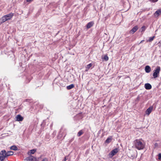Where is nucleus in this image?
Listing matches in <instances>:
<instances>
[{
    "label": "nucleus",
    "instance_id": "1",
    "mask_svg": "<svg viewBox=\"0 0 161 161\" xmlns=\"http://www.w3.org/2000/svg\"><path fill=\"white\" fill-rule=\"evenodd\" d=\"M135 146L138 150H141L144 147V144L139 140H136L135 142Z\"/></svg>",
    "mask_w": 161,
    "mask_h": 161
},
{
    "label": "nucleus",
    "instance_id": "2",
    "mask_svg": "<svg viewBox=\"0 0 161 161\" xmlns=\"http://www.w3.org/2000/svg\"><path fill=\"white\" fill-rule=\"evenodd\" d=\"M6 152L5 150L2 151L0 153V160L3 161L6 157H7Z\"/></svg>",
    "mask_w": 161,
    "mask_h": 161
},
{
    "label": "nucleus",
    "instance_id": "3",
    "mask_svg": "<svg viewBox=\"0 0 161 161\" xmlns=\"http://www.w3.org/2000/svg\"><path fill=\"white\" fill-rule=\"evenodd\" d=\"M160 70V68L159 66H157L156 69L154 71L153 76L154 78H156L158 77Z\"/></svg>",
    "mask_w": 161,
    "mask_h": 161
},
{
    "label": "nucleus",
    "instance_id": "4",
    "mask_svg": "<svg viewBox=\"0 0 161 161\" xmlns=\"http://www.w3.org/2000/svg\"><path fill=\"white\" fill-rule=\"evenodd\" d=\"M118 151L117 148H115L111 151V152L109 153V155L110 157H112Z\"/></svg>",
    "mask_w": 161,
    "mask_h": 161
},
{
    "label": "nucleus",
    "instance_id": "5",
    "mask_svg": "<svg viewBox=\"0 0 161 161\" xmlns=\"http://www.w3.org/2000/svg\"><path fill=\"white\" fill-rule=\"evenodd\" d=\"M25 161H38L36 158L32 156H30L26 158L25 159Z\"/></svg>",
    "mask_w": 161,
    "mask_h": 161
},
{
    "label": "nucleus",
    "instance_id": "6",
    "mask_svg": "<svg viewBox=\"0 0 161 161\" xmlns=\"http://www.w3.org/2000/svg\"><path fill=\"white\" fill-rule=\"evenodd\" d=\"M161 14V10L159 9L156 11L154 14V16L156 17H158Z\"/></svg>",
    "mask_w": 161,
    "mask_h": 161
},
{
    "label": "nucleus",
    "instance_id": "7",
    "mask_svg": "<svg viewBox=\"0 0 161 161\" xmlns=\"http://www.w3.org/2000/svg\"><path fill=\"white\" fill-rule=\"evenodd\" d=\"M16 121H22L23 119V117L20 115H18L16 117Z\"/></svg>",
    "mask_w": 161,
    "mask_h": 161
},
{
    "label": "nucleus",
    "instance_id": "8",
    "mask_svg": "<svg viewBox=\"0 0 161 161\" xmlns=\"http://www.w3.org/2000/svg\"><path fill=\"white\" fill-rule=\"evenodd\" d=\"M138 29V27L137 26H136L134 27L130 31V33L133 34Z\"/></svg>",
    "mask_w": 161,
    "mask_h": 161
},
{
    "label": "nucleus",
    "instance_id": "9",
    "mask_svg": "<svg viewBox=\"0 0 161 161\" xmlns=\"http://www.w3.org/2000/svg\"><path fill=\"white\" fill-rule=\"evenodd\" d=\"M145 71L146 73H149L151 71V68L148 65H147L145 67Z\"/></svg>",
    "mask_w": 161,
    "mask_h": 161
},
{
    "label": "nucleus",
    "instance_id": "10",
    "mask_svg": "<svg viewBox=\"0 0 161 161\" xmlns=\"http://www.w3.org/2000/svg\"><path fill=\"white\" fill-rule=\"evenodd\" d=\"M145 87L147 90H150L151 89L152 86L149 83H146L145 85Z\"/></svg>",
    "mask_w": 161,
    "mask_h": 161
},
{
    "label": "nucleus",
    "instance_id": "11",
    "mask_svg": "<svg viewBox=\"0 0 161 161\" xmlns=\"http://www.w3.org/2000/svg\"><path fill=\"white\" fill-rule=\"evenodd\" d=\"M7 18L8 20L10 19L13 16V14L12 13H10L9 14L5 15Z\"/></svg>",
    "mask_w": 161,
    "mask_h": 161
},
{
    "label": "nucleus",
    "instance_id": "12",
    "mask_svg": "<svg viewBox=\"0 0 161 161\" xmlns=\"http://www.w3.org/2000/svg\"><path fill=\"white\" fill-rule=\"evenodd\" d=\"M152 107H149L146 111V113L147 114L149 115L152 112Z\"/></svg>",
    "mask_w": 161,
    "mask_h": 161
},
{
    "label": "nucleus",
    "instance_id": "13",
    "mask_svg": "<svg viewBox=\"0 0 161 161\" xmlns=\"http://www.w3.org/2000/svg\"><path fill=\"white\" fill-rule=\"evenodd\" d=\"M94 24V22H91L88 23L86 27L87 29L90 28Z\"/></svg>",
    "mask_w": 161,
    "mask_h": 161
},
{
    "label": "nucleus",
    "instance_id": "14",
    "mask_svg": "<svg viewBox=\"0 0 161 161\" xmlns=\"http://www.w3.org/2000/svg\"><path fill=\"white\" fill-rule=\"evenodd\" d=\"M0 20L1 21V23H3L5 21L8 20V19H7V18L6 17V16H3L0 19Z\"/></svg>",
    "mask_w": 161,
    "mask_h": 161
},
{
    "label": "nucleus",
    "instance_id": "15",
    "mask_svg": "<svg viewBox=\"0 0 161 161\" xmlns=\"http://www.w3.org/2000/svg\"><path fill=\"white\" fill-rule=\"evenodd\" d=\"M14 152L12 151H8L6 153L7 157L9 156L10 155H12L13 154Z\"/></svg>",
    "mask_w": 161,
    "mask_h": 161
},
{
    "label": "nucleus",
    "instance_id": "16",
    "mask_svg": "<svg viewBox=\"0 0 161 161\" xmlns=\"http://www.w3.org/2000/svg\"><path fill=\"white\" fill-rule=\"evenodd\" d=\"M74 87V86L73 84H72L70 85L69 86H67V88L68 90L72 88H73Z\"/></svg>",
    "mask_w": 161,
    "mask_h": 161
},
{
    "label": "nucleus",
    "instance_id": "17",
    "mask_svg": "<svg viewBox=\"0 0 161 161\" xmlns=\"http://www.w3.org/2000/svg\"><path fill=\"white\" fill-rule=\"evenodd\" d=\"M92 66V64H89L87 65V66L86 67V71H87L88 69H90V68Z\"/></svg>",
    "mask_w": 161,
    "mask_h": 161
},
{
    "label": "nucleus",
    "instance_id": "18",
    "mask_svg": "<svg viewBox=\"0 0 161 161\" xmlns=\"http://www.w3.org/2000/svg\"><path fill=\"white\" fill-rule=\"evenodd\" d=\"M11 150H17L18 149V148L15 146H13L10 147Z\"/></svg>",
    "mask_w": 161,
    "mask_h": 161
},
{
    "label": "nucleus",
    "instance_id": "19",
    "mask_svg": "<svg viewBox=\"0 0 161 161\" xmlns=\"http://www.w3.org/2000/svg\"><path fill=\"white\" fill-rule=\"evenodd\" d=\"M36 151V150L34 149L31 150L28 152V154L29 155H30L31 154H33Z\"/></svg>",
    "mask_w": 161,
    "mask_h": 161
},
{
    "label": "nucleus",
    "instance_id": "20",
    "mask_svg": "<svg viewBox=\"0 0 161 161\" xmlns=\"http://www.w3.org/2000/svg\"><path fill=\"white\" fill-rule=\"evenodd\" d=\"M111 139L112 138L111 137H108L106 140L105 142L107 143L110 142L111 141Z\"/></svg>",
    "mask_w": 161,
    "mask_h": 161
},
{
    "label": "nucleus",
    "instance_id": "21",
    "mask_svg": "<svg viewBox=\"0 0 161 161\" xmlns=\"http://www.w3.org/2000/svg\"><path fill=\"white\" fill-rule=\"evenodd\" d=\"M146 29V27L145 26H143L142 27L141 29V32H142L144 31Z\"/></svg>",
    "mask_w": 161,
    "mask_h": 161
},
{
    "label": "nucleus",
    "instance_id": "22",
    "mask_svg": "<svg viewBox=\"0 0 161 161\" xmlns=\"http://www.w3.org/2000/svg\"><path fill=\"white\" fill-rule=\"evenodd\" d=\"M154 38V36L149 37L148 41H149V42H150L152 41L153 40Z\"/></svg>",
    "mask_w": 161,
    "mask_h": 161
},
{
    "label": "nucleus",
    "instance_id": "23",
    "mask_svg": "<svg viewBox=\"0 0 161 161\" xmlns=\"http://www.w3.org/2000/svg\"><path fill=\"white\" fill-rule=\"evenodd\" d=\"M103 59L106 61H107L108 59V57L107 56L105 55L103 58Z\"/></svg>",
    "mask_w": 161,
    "mask_h": 161
},
{
    "label": "nucleus",
    "instance_id": "24",
    "mask_svg": "<svg viewBox=\"0 0 161 161\" xmlns=\"http://www.w3.org/2000/svg\"><path fill=\"white\" fill-rule=\"evenodd\" d=\"M83 133V132L81 130L79 131L78 133V136H80Z\"/></svg>",
    "mask_w": 161,
    "mask_h": 161
},
{
    "label": "nucleus",
    "instance_id": "25",
    "mask_svg": "<svg viewBox=\"0 0 161 161\" xmlns=\"http://www.w3.org/2000/svg\"><path fill=\"white\" fill-rule=\"evenodd\" d=\"M158 159L159 160H161V153H159L158 155Z\"/></svg>",
    "mask_w": 161,
    "mask_h": 161
},
{
    "label": "nucleus",
    "instance_id": "26",
    "mask_svg": "<svg viewBox=\"0 0 161 161\" xmlns=\"http://www.w3.org/2000/svg\"><path fill=\"white\" fill-rule=\"evenodd\" d=\"M42 161H48V160L47 158H45L43 159Z\"/></svg>",
    "mask_w": 161,
    "mask_h": 161
},
{
    "label": "nucleus",
    "instance_id": "27",
    "mask_svg": "<svg viewBox=\"0 0 161 161\" xmlns=\"http://www.w3.org/2000/svg\"><path fill=\"white\" fill-rule=\"evenodd\" d=\"M150 1L153 2H157L158 1V0H150Z\"/></svg>",
    "mask_w": 161,
    "mask_h": 161
},
{
    "label": "nucleus",
    "instance_id": "28",
    "mask_svg": "<svg viewBox=\"0 0 161 161\" xmlns=\"http://www.w3.org/2000/svg\"><path fill=\"white\" fill-rule=\"evenodd\" d=\"M33 0H26V1L30 3Z\"/></svg>",
    "mask_w": 161,
    "mask_h": 161
},
{
    "label": "nucleus",
    "instance_id": "29",
    "mask_svg": "<svg viewBox=\"0 0 161 161\" xmlns=\"http://www.w3.org/2000/svg\"><path fill=\"white\" fill-rule=\"evenodd\" d=\"M158 143H156L155 144V147H157L158 146Z\"/></svg>",
    "mask_w": 161,
    "mask_h": 161
},
{
    "label": "nucleus",
    "instance_id": "30",
    "mask_svg": "<svg viewBox=\"0 0 161 161\" xmlns=\"http://www.w3.org/2000/svg\"><path fill=\"white\" fill-rule=\"evenodd\" d=\"M144 41V40H142V41L139 44H140L142 43Z\"/></svg>",
    "mask_w": 161,
    "mask_h": 161
},
{
    "label": "nucleus",
    "instance_id": "31",
    "mask_svg": "<svg viewBox=\"0 0 161 161\" xmlns=\"http://www.w3.org/2000/svg\"><path fill=\"white\" fill-rule=\"evenodd\" d=\"M66 160V157H65L63 161H65Z\"/></svg>",
    "mask_w": 161,
    "mask_h": 161
}]
</instances>
